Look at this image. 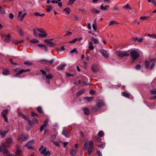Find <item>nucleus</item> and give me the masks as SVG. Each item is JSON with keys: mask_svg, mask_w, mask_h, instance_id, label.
<instances>
[{"mask_svg": "<svg viewBox=\"0 0 156 156\" xmlns=\"http://www.w3.org/2000/svg\"><path fill=\"white\" fill-rule=\"evenodd\" d=\"M87 144H88L87 141H86L85 142L84 145V149H86Z\"/></svg>", "mask_w": 156, "mask_h": 156, "instance_id": "obj_55", "label": "nucleus"}, {"mask_svg": "<svg viewBox=\"0 0 156 156\" xmlns=\"http://www.w3.org/2000/svg\"><path fill=\"white\" fill-rule=\"evenodd\" d=\"M17 111L18 112V109ZM18 114L19 115L21 116L23 119L27 120L28 122L29 123V119H27L26 116L24 114H22L20 112H18Z\"/></svg>", "mask_w": 156, "mask_h": 156, "instance_id": "obj_23", "label": "nucleus"}, {"mask_svg": "<svg viewBox=\"0 0 156 156\" xmlns=\"http://www.w3.org/2000/svg\"><path fill=\"white\" fill-rule=\"evenodd\" d=\"M46 7L47 8V11L48 12H50L52 9V8L50 5H46Z\"/></svg>", "mask_w": 156, "mask_h": 156, "instance_id": "obj_38", "label": "nucleus"}, {"mask_svg": "<svg viewBox=\"0 0 156 156\" xmlns=\"http://www.w3.org/2000/svg\"><path fill=\"white\" fill-rule=\"evenodd\" d=\"M63 10L66 12V13L69 14L70 13V9L69 8H66L63 9Z\"/></svg>", "mask_w": 156, "mask_h": 156, "instance_id": "obj_41", "label": "nucleus"}, {"mask_svg": "<svg viewBox=\"0 0 156 156\" xmlns=\"http://www.w3.org/2000/svg\"><path fill=\"white\" fill-rule=\"evenodd\" d=\"M116 52L119 57L121 58L124 56H128L129 55V53L128 51H117Z\"/></svg>", "mask_w": 156, "mask_h": 156, "instance_id": "obj_5", "label": "nucleus"}, {"mask_svg": "<svg viewBox=\"0 0 156 156\" xmlns=\"http://www.w3.org/2000/svg\"><path fill=\"white\" fill-rule=\"evenodd\" d=\"M84 99L88 102H90L93 100L94 98L92 97H86Z\"/></svg>", "mask_w": 156, "mask_h": 156, "instance_id": "obj_29", "label": "nucleus"}, {"mask_svg": "<svg viewBox=\"0 0 156 156\" xmlns=\"http://www.w3.org/2000/svg\"><path fill=\"white\" fill-rule=\"evenodd\" d=\"M37 30L40 33L38 34V36L39 37L44 38L46 37L47 34L46 32L45 31L43 28H40V29H37Z\"/></svg>", "mask_w": 156, "mask_h": 156, "instance_id": "obj_3", "label": "nucleus"}, {"mask_svg": "<svg viewBox=\"0 0 156 156\" xmlns=\"http://www.w3.org/2000/svg\"><path fill=\"white\" fill-rule=\"evenodd\" d=\"M101 108L99 107L97 105L91 108V111L94 112H95L99 110Z\"/></svg>", "mask_w": 156, "mask_h": 156, "instance_id": "obj_16", "label": "nucleus"}, {"mask_svg": "<svg viewBox=\"0 0 156 156\" xmlns=\"http://www.w3.org/2000/svg\"><path fill=\"white\" fill-rule=\"evenodd\" d=\"M91 39L94 44H97L99 43V41L98 39L95 38L93 37H91Z\"/></svg>", "mask_w": 156, "mask_h": 156, "instance_id": "obj_32", "label": "nucleus"}, {"mask_svg": "<svg viewBox=\"0 0 156 156\" xmlns=\"http://www.w3.org/2000/svg\"><path fill=\"white\" fill-rule=\"evenodd\" d=\"M104 135V133L102 131H100L98 133V135L100 137H102Z\"/></svg>", "mask_w": 156, "mask_h": 156, "instance_id": "obj_44", "label": "nucleus"}, {"mask_svg": "<svg viewBox=\"0 0 156 156\" xmlns=\"http://www.w3.org/2000/svg\"><path fill=\"white\" fill-rule=\"evenodd\" d=\"M33 31V35L34 36L37 37L38 35V34L37 33V31H38L37 30V29H39L37 28H35L34 27H32Z\"/></svg>", "mask_w": 156, "mask_h": 156, "instance_id": "obj_22", "label": "nucleus"}, {"mask_svg": "<svg viewBox=\"0 0 156 156\" xmlns=\"http://www.w3.org/2000/svg\"><path fill=\"white\" fill-rule=\"evenodd\" d=\"M0 12L2 13H3L5 12V11L4 9L1 7H0Z\"/></svg>", "mask_w": 156, "mask_h": 156, "instance_id": "obj_57", "label": "nucleus"}, {"mask_svg": "<svg viewBox=\"0 0 156 156\" xmlns=\"http://www.w3.org/2000/svg\"><path fill=\"white\" fill-rule=\"evenodd\" d=\"M123 8L124 9H129L130 10H132V8L129 6L128 3L126 4L125 5L123 6Z\"/></svg>", "mask_w": 156, "mask_h": 156, "instance_id": "obj_37", "label": "nucleus"}, {"mask_svg": "<svg viewBox=\"0 0 156 156\" xmlns=\"http://www.w3.org/2000/svg\"><path fill=\"white\" fill-rule=\"evenodd\" d=\"M31 115L33 117L37 116H38V115L37 114H36L34 112H32Z\"/></svg>", "mask_w": 156, "mask_h": 156, "instance_id": "obj_63", "label": "nucleus"}, {"mask_svg": "<svg viewBox=\"0 0 156 156\" xmlns=\"http://www.w3.org/2000/svg\"><path fill=\"white\" fill-rule=\"evenodd\" d=\"M91 69L94 72H96L98 70L97 66L96 65H93L91 66Z\"/></svg>", "mask_w": 156, "mask_h": 156, "instance_id": "obj_20", "label": "nucleus"}, {"mask_svg": "<svg viewBox=\"0 0 156 156\" xmlns=\"http://www.w3.org/2000/svg\"><path fill=\"white\" fill-rule=\"evenodd\" d=\"M48 121L45 120L44 121V124L42 125L40 128V131L41 132H42L44 129V128L46 127L48 125Z\"/></svg>", "mask_w": 156, "mask_h": 156, "instance_id": "obj_15", "label": "nucleus"}, {"mask_svg": "<svg viewBox=\"0 0 156 156\" xmlns=\"http://www.w3.org/2000/svg\"><path fill=\"white\" fill-rule=\"evenodd\" d=\"M62 134L66 137H69L68 132L66 129H63L62 132Z\"/></svg>", "mask_w": 156, "mask_h": 156, "instance_id": "obj_21", "label": "nucleus"}, {"mask_svg": "<svg viewBox=\"0 0 156 156\" xmlns=\"http://www.w3.org/2000/svg\"><path fill=\"white\" fill-rule=\"evenodd\" d=\"M85 90L84 89H82L80 90L77 93V95L78 96L81 94L83 93L85 91Z\"/></svg>", "mask_w": 156, "mask_h": 156, "instance_id": "obj_43", "label": "nucleus"}, {"mask_svg": "<svg viewBox=\"0 0 156 156\" xmlns=\"http://www.w3.org/2000/svg\"><path fill=\"white\" fill-rule=\"evenodd\" d=\"M143 39H144V38H141L140 39H138L137 41L138 42L141 43L143 41Z\"/></svg>", "mask_w": 156, "mask_h": 156, "instance_id": "obj_62", "label": "nucleus"}, {"mask_svg": "<svg viewBox=\"0 0 156 156\" xmlns=\"http://www.w3.org/2000/svg\"><path fill=\"white\" fill-rule=\"evenodd\" d=\"M92 45V42L91 41H90L89 43L88 48L91 50H92L94 49V47Z\"/></svg>", "mask_w": 156, "mask_h": 156, "instance_id": "obj_26", "label": "nucleus"}, {"mask_svg": "<svg viewBox=\"0 0 156 156\" xmlns=\"http://www.w3.org/2000/svg\"><path fill=\"white\" fill-rule=\"evenodd\" d=\"M84 114L85 115H87L89 114V111L88 108H84L83 109Z\"/></svg>", "mask_w": 156, "mask_h": 156, "instance_id": "obj_31", "label": "nucleus"}, {"mask_svg": "<svg viewBox=\"0 0 156 156\" xmlns=\"http://www.w3.org/2000/svg\"><path fill=\"white\" fill-rule=\"evenodd\" d=\"M154 65H155V63H152L151 64V66H149V67L148 69H152L154 68Z\"/></svg>", "mask_w": 156, "mask_h": 156, "instance_id": "obj_51", "label": "nucleus"}, {"mask_svg": "<svg viewBox=\"0 0 156 156\" xmlns=\"http://www.w3.org/2000/svg\"><path fill=\"white\" fill-rule=\"evenodd\" d=\"M33 123H36V124H38V121L36 119L34 118L33 119Z\"/></svg>", "mask_w": 156, "mask_h": 156, "instance_id": "obj_52", "label": "nucleus"}, {"mask_svg": "<svg viewBox=\"0 0 156 156\" xmlns=\"http://www.w3.org/2000/svg\"><path fill=\"white\" fill-rule=\"evenodd\" d=\"M130 55L133 61L137 59L139 56V53L135 50L132 51L130 53Z\"/></svg>", "mask_w": 156, "mask_h": 156, "instance_id": "obj_1", "label": "nucleus"}, {"mask_svg": "<svg viewBox=\"0 0 156 156\" xmlns=\"http://www.w3.org/2000/svg\"><path fill=\"white\" fill-rule=\"evenodd\" d=\"M21 153V151L19 147L17 146L16 147V153L17 154H20Z\"/></svg>", "mask_w": 156, "mask_h": 156, "instance_id": "obj_35", "label": "nucleus"}, {"mask_svg": "<svg viewBox=\"0 0 156 156\" xmlns=\"http://www.w3.org/2000/svg\"><path fill=\"white\" fill-rule=\"evenodd\" d=\"M9 17L11 19H12L14 17V15L12 13H10L9 14Z\"/></svg>", "mask_w": 156, "mask_h": 156, "instance_id": "obj_61", "label": "nucleus"}, {"mask_svg": "<svg viewBox=\"0 0 156 156\" xmlns=\"http://www.w3.org/2000/svg\"><path fill=\"white\" fill-rule=\"evenodd\" d=\"M2 37L5 42L9 43L10 41L11 36L9 34H8L7 35L5 34L2 35Z\"/></svg>", "mask_w": 156, "mask_h": 156, "instance_id": "obj_8", "label": "nucleus"}, {"mask_svg": "<svg viewBox=\"0 0 156 156\" xmlns=\"http://www.w3.org/2000/svg\"><path fill=\"white\" fill-rule=\"evenodd\" d=\"M66 34L65 35V36L70 35H71L72 34V32H69V31H66Z\"/></svg>", "mask_w": 156, "mask_h": 156, "instance_id": "obj_58", "label": "nucleus"}, {"mask_svg": "<svg viewBox=\"0 0 156 156\" xmlns=\"http://www.w3.org/2000/svg\"><path fill=\"white\" fill-rule=\"evenodd\" d=\"M154 60V59H150L148 61H146L145 62L146 68L148 69L150 66H149L150 63Z\"/></svg>", "mask_w": 156, "mask_h": 156, "instance_id": "obj_17", "label": "nucleus"}, {"mask_svg": "<svg viewBox=\"0 0 156 156\" xmlns=\"http://www.w3.org/2000/svg\"><path fill=\"white\" fill-rule=\"evenodd\" d=\"M12 142V139L11 138H8L6 140V142L2 146L4 147L7 148L9 147Z\"/></svg>", "mask_w": 156, "mask_h": 156, "instance_id": "obj_6", "label": "nucleus"}, {"mask_svg": "<svg viewBox=\"0 0 156 156\" xmlns=\"http://www.w3.org/2000/svg\"><path fill=\"white\" fill-rule=\"evenodd\" d=\"M27 15V13H24L22 14V12L21 11H19L18 12V17L19 19L18 20L21 21H22L23 18L25 16Z\"/></svg>", "mask_w": 156, "mask_h": 156, "instance_id": "obj_9", "label": "nucleus"}, {"mask_svg": "<svg viewBox=\"0 0 156 156\" xmlns=\"http://www.w3.org/2000/svg\"><path fill=\"white\" fill-rule=\"evenodd\" d=\"M140 68V65L138 64L136 66L135 68L136 69H139Z\"/></svg>", "mask_w": 156, "mask_h": 156, "instance_id": "obj_56", "label": "nucleus"}, {"mask_svg": "<svg viewBox=\"0 0 156 156\" xmlns=\"http://www.w3.org/2000/svg\"><path fill=\"white\" fill-rule=\"evenodd\" d=\"M148 1L149 2H152L156 7V0H148Z\"/></svg>", "mask_w": 156, "mask_h": 156, "instance_id": "obj_45", "label": "nucleus"}, {"mask_svg": "<svg viewBox=\"0 0 156 156\" xmlns=\"http://www.w3.org/2000/svg\"><path fill=\"white\" fill-rule=\"evenodd\" d=\"M91 11L93 12L94 13H96L97 14L99 13H100V11L98 10L97 9H92L91 10Z\"/></svg>", "mask_w": 156, "mask_h": 156, "instance_id": "obj_39", "label": "nucleus"}, {"mask_svg": "<svg viewBox=\"0 0 156 156\" xmlns=\"http://www.w3.org/2000/svg\"><path fill=\"white\" fill-rule=\"evenodd\" d=\"M109 7L110 6L109 5H107L105 6H103L102 5H101L100 6V9L103 10L105 11L108 9Z\"/></svg>", "mask_w": 156, "mask_h": 156, "instance_id": "obj_24", "label": "nucleus"}, {"mask_svg": "<svg viewBox=\"0 0 156 156\" xmlns=\"http://www.w3.org/2000/svg\"><path fill=\"white\" fill-rule=\"evenodd\" d=\"M29 71V69H20V70H19L18 72V73H17L15 75V77H17V76L21 74V73H24V72H27V71Z\"/></svg>", "mask_w": 156, "mask_h": 156, "instance_id": "obj_18", "label": "nucleus"}, {"mask_svg": "<svg viewBox=\"0 0 156 156\" xmlns=\"http://www.w3.org/2000/svg\"><path fill=\"white\" fill-rule=\"evenodd\" d=\"M8 132V131H5L3 132L2 131H0V134L1 136L2 137H4L5 135Z\"/></svg>", "mask_w": 156, "mask_h": 156, "instance_id": "obj_27", "label": "nucleus"}, {"mask_svg": "<svg viewBox=\"0 0 156 156\" xmlns=\"http://www.w3.org/2000/svg\"><path fill=\"white\" fill-rule=\"evenodd\" d=\"M150 92L152 94H156V89L151 90H150Z\"/></svg>", "mask_w": 156, "mask_h": 156, "instance_id": "obj_49", "label": "nucleus"}, {"mask_svg": "<svg viewBox=\"0 0 156 156\" xmlns=\"http://www.w3.org/2000/svg\"><path fill=\"white\" fill-rule=\"evenodd\" d=\"M148 36L149 37H152V38H155L156 39V34H147Z\"/></svg>", "mask_w": 156, "mask_h": 156, "instance_id": "obj_46", "label": "nucleus"}, {"mask_svg": "<svg viewBox=\"0 0 156 156\" xmlns=\"http://www.w3.org/2000/svg\"><path fill=\"white\" fill-rule=\"evenodd\" d=\"M45 80L46 82L49 84L50 83V80L52 78V76L51 74L45 75Z\"/></svg>", "mask_w": 156, "mask_h": 156, "instance_id": "obj_11", "label": "nucleus"}, {"mask_svg": "<svg viewBox=\"0 0 156 156\" xmlns=\"http://www.w3.org/2000/svg\"><path fill=\"white\" fill-rule=\"evenodd\" d=\"M77 41V38H76L74 39L72 41H69V43H74L76 42Z\"/></svg>", "mask_w": 156, "mask_h": 156, "instance_id": "obj_53", "label": "nucleus"}, {"mask_svg": "<svg viewBox=\"0 0 156 156\" xmlns=\"http://www.w3.org/2000/svg\"><path fill=\"white\" fill-rule=\"evenodd\" d=\"M76 1V0H69L68 3V5H72L73 4L74 2Z\"/></svg>", "mask_w": 156, "mask_h": 156, "instance_id": "obj_48", "label": "nucleus"}, {"mask_svg": "<svg viewBox=\"0 0 156 156\" xmlns=\"http://www.w3.org/2000/svg\"><path fill=\"white\" fill-rule=\"evenodd\" d=\"M39 151H41V153L43 154L44 156H46L47 155H49L51 154L49 151H46V147H44L43 145H42L41 146L39 149Z\"/></svg>", "mask_w": 156, "mask_h": 156, "instance_id": "obj_2", "label": "nucleus"}, {"mask_svg": "<svg viewBox=\"0 0 156 156\" xmlns=\"http://www.w3.org/2000/svg\"><path fill=\"white\" fill-rule=\"evenodd\" d=\"M92 27L93 29L94 30L95 32L97 31V24L95 21H94V23L92 25Z\"/></svg>", "mask_w": 156, "mask_h": 156, "instance_id": "obj_34", "label": "nucleus"}, {"mask_svg": "<svg viewBox=\"0 0 156 156\" xmlns=\"http://www.w3.org/2000/svg\"><path fill=\"white\" fill-rule=\"evenodd\" d=\"M52 39H45L44 40V42L48 43V44L49 45L50 47H53L54 46L55 44L53 42L51 41Z\"/></svg>", "mask_w": 156, "mask_h": 156, "instance_id": "obj_12", "label": "nucleus"}, {"mask_svg": "<svg viewBox=\"0 0 156 156\" xmlns=\"http://www.w3.org/2000/svg\"><path fill=\"white\" fill-rule=\"evenodd\" d=\"M30 42L32 43L35 44L39 42V41L36 39H33L30 40Z\"/></svg>", "mask_w": 156, "mask_h": 156, "instance_id": "obj_42", "label": "nucleus"}, {"mask_svg": "<svg viewBox=\"0 0 156 156\" xmlns=\"http://www.w3.org/2000/svg\"><path fill=\"white\" fill-rule=\"evenodd\" d=\"M40 72H41L42 73L43 75H45L46 74V71H44L42 69H41L40 70Z\"/></svg>", "mask_w": 156, "mask_h": 156, "instance_id": "obj_64", "label": "nucleus"}, {"mask_svg": "<svg viewBox=\"0 0 156 156\" xmlns=\"http://www.w3.org/2000/svg\"><path fill=\"white\" fill-rule=\"evenodd\" d=\"M51 141L52 142L53 144L57 147H59L60 146V144L57 142L51 140Z\"/></svg>", "mask_w": 156, "mask_h": 156, "instance_id": "obj_47", "label": "nucleus"}, {"mask_svg": "<svg viewBox=\"0 0 156 156\" xmlns=\"http://www.w3.org/2000/svg\"><path fill=\"white\" fill-rule=\"evenodd\" d=\"M2 73L3 75L5 76L9 74V72L7 69H3Z\"/></svg>", "mask_w": 156, "mask_h": 156, "instance_id": "obj_30", "label": "nucleus"}, {"mask_svg": "<svg viewBox=\"0 0 156 156\" xmlns=\"http://www.w3.org/2000/svg\"><path fill=\"white\" fill-rule=\"evenodd\" d=\"M76 150L71 149L70 150V154L72 156H74L76 153Z\"/></svg>", "mask_w": 156, "mask_h": 156, "instance_id": "obj_25", "label": "nucleus"}, {"mask_svg": "<svg viewBox=\"0 0 156 156\" xmlns=\"http://www.w3.org/2000/svg\"><path fill=\"white\" fill-rule=\"evenodd\" d=\"M122 94L123 96L128 98H129L130 96V94L128 93L126 91L123 92Z\"/></svg>", "mask_w": 156, "mask_h": 156, "instance_id": "obj_28", "label": "nucleus"}, {"mask_svg": "<svg viewBox=\"0 0 156 156\" xmlns=\"http://www.w3.org/2000/svg\"><path fill=\"white\" fill-rule=\"evenodd\" d=\"M150 18L149 16H141L140 17V19L142 20H147V19Z\"/></svg>", "mask_w": 156, "mask_h": 156, "instance_id": "obj_33", "label": "nucleus"}, {"mask_svg": "<svg viewBox=\"0 0 156 156\" xmlns=\"http://www.w3.org/2000/svg\"><path fill=\"white\" fill-rule=\"evenodd\" d=\"M37 110L39 113L41 114H43L44 112L41 107H38L37 108Z\"/></svg>", "mask_w": 156, "mask_h": 156, "instance_id": "obj_40", "label": "nucleus"}, {"mask_svg": "<svg viewBox=\"0 0 156 156\" xmlns=\"http://www.w3.org/2000/svg\"><path fill=\"white\" fill-rule=\"evenodd\" d=\"M24 146L25 147H27L28 149H29V141L27 142Z\"/></svg>", "mask_w": 156, "mask_h": 156, "instance_id": "obj_54", "label": "nucleus"}, {"mask_svg": "<svg viewBox=\"0 0 156 156\" xmlns=\"http://www.w3.org/2000/svg\"><path fill=\"white\" fill-rule=\"evenodd\" d=\"M100 52L101 53L102 55L106 58H108V55L107 52L103 49H101L100 51Z\"/></svg>", "mask_w": 156, "mask_h": 156, "instance_id": "obj_13", "label": "nucleus"}, {"mask_svg": "<svg viewBox=\"0 0 156 156\" xmlns=\"http://www.w3.org/2000/svg\"><path fill=\"white\" fill-rule=\"evenodd\" d=\"M117 24H119V23L117 21L115 20H112L110 22L109 26H110V25H112Z\"/></svg>", "mask_w": 156, "mask_h": 156, "instance_id": "obj_36", "label": "nucleus"}, {"mask_svg": "<svg viewBox=\"0 0 156 156\" xmlns=\"http://www.w3.org/2000/svg\"><path fill=\"white\" fill-rule=\"evenodd\" d=\"M65 66L66 65L65 64H61L57 67V69L58 70H63Z\"/></svg>", "mask_w": 156, "mask_h": 156, "instance_id": "obj_19", "label": "nucleus"}, {"mask_svg": "<svg viewBox=\"0 0 156 156\" xmlns=\"http://www.w3.org/2000/svg\"><path fill=\"white\" fill-rule=\"evenodd\" d=\"M8 110L7 109H5L3 110L2 112V114L3 115V117L4 118V120L5 121L7 122H8V119L6 116V114L7 113Z\"/></svg>", "mask_w": 156, "mask_h": 156, "instance_id": "obj_14", "label": "nucleus"}, {"mask_svg": "<svg viewBox=\"0 0 156 156\" xmlns=\"http://www.w3.org/2000/svg\"><path fill=\"white\" fill-rule=\"evenodd\" d=\"M54 61V59H52L50 61L48 60V61L47 62H48L50 64H53Z\"/></svg>", "mask_w": 156, "mask_h": 156, "instance_id": "obj_59", "label": "nucleus"}, {"mask_svg": "<svg viewBox=\"0 0 156 156\" xmlns=\"http://www.w3.org/2000/svg\"><path fill=\"white\" fill-rule=\"evenodd\" d=\"M96 105L99 106L100 108L105 105L103 101L101 99H98L96 101Z\"/></svg>", "mask_w": 156, "mask_h": 156, "instance_id": "obj_10", "label": "nucleus"}, {"mask_svg": "<svg viewBox=\"0 0 156 156\" xmlns=\"http://www.w3.org/2000/svg\"><path fill=\"white\" fill-rule=\"evenodd\" d=\"M97 153L98 156H102V154L101 152L99 151H98Z\"/></svg>", "mask_w": 156, "mask_h": 156, "instance_id": "obj_60", "label": "nucleus"}, {"mask_svg": "<svg viewBox=\"0 0 156 156\" xmlns=\"http://www.w3.org/2000/svg\"><path fill=\"white\" fill-rule=\"evenodd\" d=\"M19 33L20 36H22L23 35V32L22 31L21 29H20L19 30Z\"/></svg>", "mask_w": 156, "mask_h": 156, "instance_id": "obj_50", "label": "nucleus"}, {"mask_svg": "<svg viewBox=\"0 0 156 156\" xmlns=\"http://www.w3.org/2000/svg\"><path fill=\"white\" fill-rule=\"evenodd\" d=\"M28 138V136L24 134H21L18 137V139L20 142H21L25 141Z\"/></svg>", "mask_w": 156, "mask_h": 156, "instance_id": "obj_7", "label": "nucleus"}, {"mask_svg": "<svg viewBox=\"0 0 156 156\" xmlns=\"http://www.w3.org/2000/svg\"><path fill=\"white\" fill-rule=\"evenodd\" d=\"M89 147L87 148V151L89 155H91L92 153L93 150L94 149V144L93 141L91 140L89 143Z\"/></svg>", "mask_w": 156, "mask_h": 156, "instance_id": "obj_4", "label": "nucleus"}]
</instances>
